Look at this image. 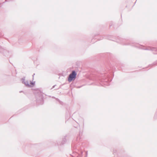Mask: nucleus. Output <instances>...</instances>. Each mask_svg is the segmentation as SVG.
<instances>
[{"mask_svg": "<svg viewBox=\"0 0 157 157\" xmlns=\"http://www.w3.org/2000/svg\"><path fill=\"white\" fill-rule=\"evenodd\" d=\"M77 75V73L75 71H73L70 74L68 78V81L69 82H71L74 79H75Z\"/></svg>", "mask_w": 157, "mask_h": 157, "instance_id": "obj_1", "label": "nucleus"}, {"mask_svg": "<svg viewBox=\"0 0 157 157\" xmlns=\"http://www.w3.org/2000/svg\"><path fill=\"white\" fill-rule=\"evenodd\" d=\"M21 80L22 83H24L25 86L28 87H31L30 85L29 84L28 82L25 81V77L22 78Z\"/></svg>", "mask_w": 157, "mask_h": 157, "instance_id": "obj_2", "label": "nucleus"}, {"mask_svg": "<svg viewBox=\"0 0 157 157\" xmlns=\"http://www.w3.org/2000/svg\"><path fill=\"white\" fill-rule=\"evenodd\" d=\"M147 50H150L152 51H156L157 50V49L155 48H152L150 47H148L146 49Z\"/></svg>", "mask_w": 157, "mask_h": 157, "instance_id": "obj_3", "label": "nucleus"}, {"mask_svg": "<svg viewBox=\"0 0 157 157\" xmlns=\"http://www.w3.org/2000/svg\"><path fill=\"white\" fill-rule=\"evenodd\" d=\"M66 138L64 137V138H63V142L62 143V144H64V143L66 141Z\"/></svg>", "mask_w": 157, "mask_h": 157, "instance_id": "obj_4", "label": "nucleus"}, {"mask_svg": "<svg viewBox=\"0 0 157 157\" xmlns=\"http://www.w3.org/2000/svg\"><path fill=\"white\" fill-rule=\"evenodd\" d=\"M72 156L73 157H75V156H77V154H74V153L73 155H72Z\"/></svg>", "mask_w": 157, "mask_h": 157, "instance_id": "obj_5", "label": "nucleus"}, {"mask_svg": "<svg viewBox=\"0 0 157 157\" xmlns=\"http://www.w3.org/2000/svg\"><path fill=\"white\" fill-rule=\"evenodd\" d=\"M30 84L31 85H34V83L33 82H31Z\"/></svg>", "mask_w": 157, "mask_h": 157, "instance_id": "obj_6", "label": "nucleus"}, {"mask_svg": "<svg viewBox=\"0 0 157 157\" xmlns=\"http://www.w3.org/2000/svg\"><path fill=\"white\" fill-rule=\"evenodd\" d=\"M87 151H86V157H87Z\"/></svg>", "mask_w": 157, "mask_h": 157, "instance_id": "obj_7", "label": "nucleus"}, {"mask_svg": "<svg viewBox=\"0 0 157 157\" xmlns=\"http://www.w3.org/2000/svg\"><path fill=\"white\" fill-rule=\"evenodd\" d=\"M55 86H56V85L53 86V87H52V88H54L55 87Z\"/></svg>", "mask_w": 157, "mask_h": 157, "instance_id": "obj_8", "label": "nucleus"}, {"mask_svg": "<svg viewBox=\"0 0 157 157\" xmlns=\"http://www.w3.org/2000/svg\"><path fill=\"white\" fill-rule=\"evenodd\" d=\"M41 101L42 100V99L41 98H40Z\"/></svg>", "mask_w": 157, "mask_h": 157, "instance_id": "obj_9", "label": "nucleus"}, {"mask_svg": "<svg viewBox=\"0 0 157 157\" xmlns=\"http://www.w3.org/2000/svg\"><path fill=\"white\" fill-rule=\"evenodd\" d=\"M23 92V91H20V93H21V92Z\"/></svg>", "mask_w": 157, "mask_h": 157, "instance_id": "obj_10", "label": "nucleus"}, {"mask_svg": "<svg viewBox=\"0 0 157 157\" xmlns=\"http://www.w3.org/2000/svg\"><path fill=\"white\" fill-rule=\"evenodd\" d=\"M34 75H35V74H34L33 75V76H34Z\"/></svg>", "mask_w": 157, "mask_h": 157, "instance_id": "obj_11", "label": "nucleus"}, {"mask_svg": "<svg viewBox=\"0 0 157 157\" xmlns=\"http://www.w3.org/2000/svg\"><path fill=\"white\" fill-rule=\"evenodd\" d=\"M0 52H1V51H0Z\"/></svg>", "mask_w": 157, "mask_h": 157, "instance_id": "obj_12", "label": "nucleus"}]
</instances>
